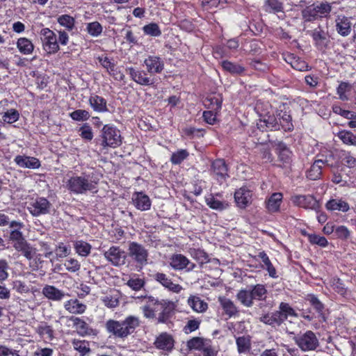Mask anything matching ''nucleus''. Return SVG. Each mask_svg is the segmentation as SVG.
Returning <instances> with one entry per match:
<instances>
[{
    "mask_svg": "<svg viewBox=\"0 0 356 356\" xmlns=\"http://www.w3.org/2000/svg\"><path fill=\"white\" fill-rule=\"evenodd\" d=\"M211 172L220 182L225 181L229 177L228 168L223 159H216L212 163Z\"/></svg>",
    "mask_w": 356,
    "mask_h": 356,
    "instance_id": "nucleus-19",
    "label": "nucleus"
},
{
    "mask_svg": "<svg viewBox=\"0 0 356 356\" xmlns=\"http://www.w3.org/2000/svg\"><path fill=\"white\" fill-rule=\"evenodd\" d=\"M257 127L261 131L280 129V124L277 117L273 115H266L259 118L257 122Z\"/></svg>",
    "mask_w": 356,
    "mask_h": 356,
    "instance_id": "nucleus-14",
    "label": "nucleus"
},
{
    "mask_svg": "<svg viewBox=\"0 0 356 356\" xmlns=\"http://www.w3.org/2000/svg\"><path fill=\"white\" fill-rule=\"evenodd\" d=\"M336 31L341 36H348L351 32V22L346 16H338L336 19Z\"/></svg>",
    "mask_w": 356,
    "mask_h": 356,
    "instance_id": "nucleus-24",
    "label": "nucleus"
},
{
    "mask_svg": "<svg viewBox=\"0 0 356 356\" xmlns=\"http://www.w3.org/2000/svg\"><path fill=\"white\" fill-rule=\"evenodd\" d=\"M152 277L154 280L172 292L178 293L183 289L180 284L174 283L165 273L157 272Z\"/></svg>",
    "mask_w": 356,
    "mask_h": 356,
    "instance_id": "nucleus-17",
    "label": "nucleus"
},
{
    "mask_svg": "<svg viewBox=\"0 0 356 356\" xmlns=\"http://www.w3.org/2000/svg\"><path fill=\"white\" fill-rule=\"evenodd\" d=\"M131 79L141 86H151L154 84V79L147 75V71L136 70L132 67L126 69Z\"/></svg>",
    "mask_w": 356,
    "mask_h": 356,
    "instance_id": "nucleus-13",
    "label": "nucleus"
},
{
    "mask_svg": "<svg viewBox=\"0 0 356 356\" xmlns=\"http://www.w3.org/2000/svg\"><path fill=\"white\" fill-rule=\"evenodd\" d=\"M208 341L201 337H193L187 341V347L190 350H202Z\"/></svg>",
    "mask_w": 356,
    "mask_h": 356,
    "instance_id": "nucleus-50",
    "label": "nucleus"
},
{
    "mask_svg": "<svg viewBox=\"0 0 356 356\" xmlns=\"http://www.w3.org/2000/svg\"><path fill=\"white\" fill-rule=\"evenodd\" d=\"M128 256L140 268L147 264L148 250L144 245L136 241H129L128 244Z\"/></svg>",
    "mask_w": 356,
    "mask_h": 356,
    "instance_id": "nucleus-7",
    "label": "nucleus"
},
{
    "mask_svg": "<svg viewBox=\"0 0 356 356\" xmlns=\"http://www.w3.org/2000/svg\"><path fill=\"white\" fill-rule=\"evenodd\" d=\"M267 293L268 291L265 285L257 284L249 286L247 289H241L236 297L242 305L251 307L254 305V300H265Z\"/></svg>",
    "mask_w": 356,
    "mask_h": 356,
    "instance_id": "nucleus-4",
    "label": "nucleus"
},
{
    "mask_svg": "<svg viewBox=\"0 0 356 356\" xmlns=\"http://www.w3.org/2000/svg\"><path fill=\"white\" fill-rule=\"evenodd\" d=\"M257 149L259 151L261 157L264 162L273 161V157L267 145L261 144L257 147Z\"/></svg>",
    "mask_w": 356,
    "mask_h": 356,
    "instance_id": "nucleus-56",
    "label": "nucleus"
},
{
    "mask_svg": "<svg viewBox=\"0 0 356 356\" xmlns=\"http://www.w3.org/2000/svg\"><path fill=\"white\" fill-rule=\"evenodd\" d=\"M80 136L86 140H91L93 138V132L88 124H84L79 129Z\"/></svg>",
    "mask_w": 356,
    "mask_h": 356,
    "instance_id": "nucleus-62",
    "label": "nucleus"
},
{
    "mask_svg": "<svg viewBox=\"0 0 356 356\" xmlns=\"http://www.w3.org/2000/svg\"><path fill=\"white\" fill-rule=\"evenodd\" d=\"M188 304L195 312L203 313L208 308V304L197 296H191L188 299Z\"/></svg>",
    "mask_w": 356,
    "mask_h": 356,
    "instance_id": "nucleus-31",
    "label": "nucleus"
},
{
    "mask_svg": "<svg viewBox=\"0 0 356 356\" xmlns=\"http://www.w3.org/2000/svg\"><path fill=\"white\" fill-rule=\"evenodd\" d=\"M264 10L268 13H280L283 10L282 3L278 0H266L264 2Z\"/></svg>",
    "mask_w": 356,
    "mask_h": 356,
    "instance_id": "nucleus-44",
    "label": "nucleus"
},
{
    "mask_svg": "<svg viewBox=\"0 0 356 356\" xmlns=\"http://www.w3.org/2000/svg\"><path fill=\"white\" fill-rule=\"evenodd\" d=\"M102 143L104 147L115 148L122 144L120 131L113 125L105 124L101 131Z\"/></svg>",
    "mask_w": 356,
    "mask_h": 356,
    "instance_id": "nucleus-6",
    "label": "nucleus"
},
{
    "mask_svg": "<svg viewBox=\"0 0 356 356\" xmlns=\"http://www.w3.org/2000/svg\"><path fill=\"white\" fill-rule=\"evenodd\" d=\"M71 118L75 121H85L90 118V113L86 110L78 109L70 113Z\"/></svg>",
    "mask_w": 356,
    "mask_h": 356,
    "instance_id": "nucleus-58",
    "label": "nucleus"
},
{
    "mask_svg": "<svg viewBox=\"0 0 356 356\" xmlns=\"http://www.w3.org/2000/svg\"><path fill=\"white\" fill-rule=\"evenodd\" d=\"M86 31L92 37L99 36L103 31V27L98 22H92L86 24Z\"/></svg>",
    "mask_w": 356,
    "mask_h": 356,
    "instance_id": "nucleus-52",
    "label": "nucleus"
},
{
    "mask_svg": "<svg viewBox=\"0 0 356 356\" xmlns=\"http://www.w3.org/2000/svg\"><path fill=\"white\" fill-rule=\"evenodd\" d=\"M170 266L175 270H184L186 273L194 270L196 264L191 261L182 254H173L170 257Z\"/></svg>",
    "mask_w": 356,
    "mask_h": 356,
    "instance_id": "nucleus-10",
    "label": "nucleus"
},
{
    "mask_svg": "<svg viewBox=\"0 0 356 356\" xmlns=\"http://www.w3.org/2000/svg\"><path fill=\"white\" fill-rule=\"evenodd\" d=\"M13 289L19 293H27L30 291L29 286L18 280L13 282Z\"/></svg>",
    "mask_w": 356,
    "mask_h": 356,
    "instance_id": "nucleus-61",
    "label": "nucleus"
},
{
    "mask_svg": "<svg viewBox=\"0 0 356 356\" xmlns=\"http://www.w3.org/2000/svg\"><path fill=\"white\" fill-rule=\"evenodd\" d=\"M140 325L138 316L129 315L123 321L108 320L105 323L106 332L115 338L124 339L132 334Z\"/></svg>",
    "mask_w": 356,
    "mask_h": 356,
    "instance_id": "nucleus-3",
    "label": "nucleus"
},
{
    "mask_svg": "<svg viewBox=\"0 0 356 356\" xmlns=\"http://www.w3.org/2000/svg\"><path fill=\"white\" fill-rule=\"evenodd\" d=\"M188 156L189 153L186 149H179L172 154L170 161L175 165H178L186 159Z\"/></svg>",
    "mask_w": 356,
    "mask_h": 356,
    "instance_id": "nucleus-54",
    "label": "nucleus"
},
{
    "mask_svg": "<svg viewBox=\"0 0 356 356\" xmlns=\"http://www.w3.org/2000/svg\"><path fill=\"white\" fill-rule=\"evenodd\" d=\"M76 253L82 257H86L90 253L91 245L83 241H78L74 244Z\"/></svg>",
    "mask_w": 356,
    "mask_h": 356,
    "instance_id": "nucleus-49",
    "label": "nucleus"
},
{
    "mask_svg": "<svg viewBox=\"0 0 356 356\" xmlns=\"http://www.w3.org/2000/svg\"><path fill=\"white\" fill-rule=\"evenodd\" d=\"M291 200L293 203L298 206L300 207H302L305 209H311V201H312V197L311 196H306V195H296L292 197Z\"/></svg>",
    "mask_w": 356,
    "mask_h": 356,
    "instance_id": "nucleus-47",
    "label": "nucleus"
},
{
    "mask_svg": "<svg viewBox=\"0 0 356 356\" xmlns=\"http://www.w3.org/2000/svg\"><path fill=\"white\" fill-rule=\"evenodd\" d=\"M325 208L330 211H341L346 213L350 210L349 204L342 198H333L325 204Z\"/></svg>",
    "mask_w": 356,
    "mask_h": 356,
    "instance_id": "nucleus-22",
    "label": "nucleus"
},
{
    "mask_svg": "<svg viewBox=\"0 0 356 356\" xmlns=\"http://www.w3.org/2000/svg\"><path fill=\"white\" fill-rule=\"evenodd\" d=\"M276 117L279 120L280 129L282 128L284 131H290L293 129L291 117L286 112L277 111Z\"/></svg>",
    "mask_w": 356,
    "mask_h": 356,
    "instance_id": "nucleus-34",
    "label": "nucleus"
},
{
    "mask_svg": "<svg viewBox=\"0 0 356 356\" xmlns=\"http://www.w3.org/2000/svg\"><path fill=\"white\" fill-rule=\"evenodd\" d=\"M57 22L67 31H72L74 28L75 19L69 15L65 14L60 15L57 19Z\"/></svg>",
    "mask_w": 356,
    "mask_h": 356,
    "instance_id": "nucleus-46",
    "label": "nucleus"
},
{
    "mask_svg": "<svg viewBox=\"0 0 356 356\" xmlns=\"http://www.w3.org/2000/svg\"><path fill=\"white\" fill-rule=\"evenodd\" d=\"M313 310H315V313L313 312V327L318 330L316 332H313V350H321L324 347L326 348L332 340L329 332L325 329L329 312L314 295Z\"/></svg>",
    "mask_w": 356,
    "mask_h": 356,
    "instance_id": "nucleus-2",
    "label": "nucleus"
},
{
    "mask_svg": "<svg viewBox=\"0 0 356 356\" xmlns=\"http://www.w3.org/2000/svg\"><path fill=\"white\" fill-rule=\"evenodd\" d=\"M259 320L260 322L272 327L280 326L282 323V316L277 312L262 314Z\"/></svg>",
    "mask_w": 356,
    "mask_h": 356,
    "instance_id": "nucleus-30",
    "label": "nucleus"
},
{
    "mask_svg": "<svg viewBox=\"0 0 356 356\" xmlns=\"http://www.w3.org/2000/svg\"><path fill=\"white\" fill-rule=\"evenodd\" d=\"M105 306L113 309L119 305V299L116 296H106L102 298Z\"/></svg>",
    "mask_w": 356,
    "mask_h": 356,
    "instance_id": "nucleus-63",
    "label": "nucleus"
},
{
    "mask_svg": "<svg viewBox=\"0 0 356 356\" xmlns=\"http://www.w3.org/2000/svg\"><path fill=\"white\" fill-rule=\"evenodd\" d=\"M144 64L147 67L148 73L159 74L164 69V63L163 60L156 56H149L145 60Z\"/></svg>",
    "mask_w": 356,
    "mask_h": 356,
    "instance_id": "nucleus-20",
    "label": "nucleus"
},
{
    "mask_svg": "<svg viewBox=\"0 0 356 356\" xmlns=\"http://www.w3.org/2000/svg\"><path fill=\"white\" fill-rule=\"evenodd\" d=\"M40 38L44 49L48 54H55L59 50V45L55 33L48 28L42 29Z\"/></svg>",
    "mask_w": 356,
    "mask_h": 356,
    "instance_id": "nucleus-9",
    "label": "nucleus"
},
{
    "mask_svg": "<svg viewBox=\"0 0 356 356\" xmlns=\"http://www.w3.org/2000/svg\"><path fill=\"white\" fill-rule=\"evenodd\" d=\"M237 350L239 353H248L251 348V341L249 337H239L236 339Z\"/></svg>",
    "mask_w": 356,
    "mask_h": 356,
    "instance_id": "nucleus-42",
    "label": "nucleus"
},
{
    "mask_svg": "<svg viewBox=\"0 0 356 356\" xmlns=\"http://www.w3.org/2000/svg\"><path fill=\"white\" fill-rule=\"evenodd\" d=\"M282 200V194L274 193L266 202V208L269 212L273 213L279 210Z\"/></svg>",
    "mask_w": 356,
    "mask_h": 356,
    "instance_id": "nucleus-36",
    "label": "nucleus"
},
{
    "mask_svg": "<svg viewBox=\"0 0 356 356\" xmlns=\"http://www.w3.org/2000/svg\"><path fill=\"white\" fill-rule=\"evenodd\" d=\"M207 204L212 209L222 211L226 209L227 204L225 202L216 199L213 195H210L205 198Z\"/></svg>",
    "mask_w": 356,
    "mask_h": 356,
    "instance_id": "nucleus-48",
    "label": "nucleus"
},
{
    "mask_svg": "<svg viewBox=\"0 0 356 356\" xmlns=\"http://www.w3.org/2000/svg\"><path fill=\"white\" fill-rule=\"evenodd\" d=\"M190 252L191 257L198 262L200 267H202L203 264L209 263L210 261L208 254L203 250L193 249Z\"/></svg>",
    "mask_w": 356,
    "mask_h": 356,
    "instance_id": "nucleus-41",
    "label": "nucleus"
},
{
    "mask_svg": "<svg viewBox=\"0 0 356 356\" xmlns=\"http://www.w3.org/2000/svg\"><path fill=\"white\" fill-rule=\"evenodd\" d=\"M352 89V85L346 81H341L339 86L337 88V94L339 95V99L341 101H348L349 99L346 92H348Z\"/></svg>",
    "mask_w": 356,
    "mask_h": 356,
    "instance_id": "nucleus-45",
    "label": "nucleus"
},
{
    "mask_svg": "<svg viewBox=\"0 0 356 356\" xmlns=\"http://www.w3.org/2000/svg\"><path fill=\"white\" fill-rule=\"evenodd\" d=\"M132 201L134 206L140 211H147L151 207L149 197L142 192H137L133 195Z\"/></svg>",
    "mask_w": 356,
    "mask_h": 356,
    "instance_id": "nucleus-23",
    "label": "nucleus"
},
{
    "mask_svg": "<svg viewBox=\"0 0 356 356\" xmlns=\"http://www.w3.org/2000/svg\"><path fill=\"white\" fill-rule=\"evenodd\" d=\"M17 47L19 51L25 55L31 54L34 49L32 42L26 38H19L17 42Z\"/></svg>",
    "mask_w": 356,
    "mask_h": 356,
    "instance_id": "nucleus-39",
    "label": "nucleus"
},
{
    "mask_svg": "<svg viewBox=\"0 0 356 356\" xmlns=\"http://www.w3.org/2000/svg\"><path fill=\"white\" fill-rule=\"evenodd\" d=\"M251 196L250 191L245 188H241L234 193L235 202L238 207L245 208L250 203Z\"/></svg>",
    "mask_w": 356,
    "mask_h": 356,
    "instance_id": "nucleus-25",
    "label": "nucleus"
},
{
    "mask_svg": "<svg viewBox=\"0 0 356 356\" xmlns=\"http://www.w3.org/2000/svg\"><path fill=\"white\" fill-rule=\"evenodd\" d=\"M65 309L73 314H81L85 312L86 305L77 299H71L65 303Z\"/></svg>",
    "mask_w": 356,
    "mask_h": 356,
    "instance_id": "nucleus-33",
    "label": "nucleus"
},
{
    "mask_svg": "<svg viewBox=\"0 0 356 356\" xmlns=\"http://www.w3.org/2000/svg\"><path fill=\"white\" fill-rule=\"evenodd\" d=\"M88 102L95 112L105 113L108 111L106 100L101 96L92 95L89 97Z\"/></svg>",
    "mask_w": 356,
    "mask_h": 356,
    "instance_id": "nucleus-28",
    "label": "nucleus"
},
{
    "mask_svg": "<svg viewBox=\"0 0 356 356\" xmlns=\"http://www.w3.org/2000/svg\"><path fill=\"white\" fill-rule=\"evenodd\" d=\"M51 203L44 197L36 198L29 207L30 213L33 216H39L49 213Z\"/></svg>",
    "mask_w": 356,
    "mask_h": 356,
    "instance_id": "nucleus-12",
    "label": "nucleus"
},
{
    "mask_svg": "<svg viewBox=\"0 0 356 356\" xmlns=\"http://www.w3.org/2000/svg\"><path fill=\"white\" fill-rule=\"evenodd\" d=\"M70 320L73 322V327L76 329L77 334L81 337L97 335V331L89 326L82 318L71 316Z\"/></svg>",
    "mask_w": 356,
    "mask_h": 356,
    "instance_id": "nucleus-16",
    "label": "nucleus"
},
{
    "mask_svg": "<svg viewBox=\"0 0 356 356\" xmlns=\"http://www.w3.org/2000/svg\"><path fill=\"white\" fill-rule=\"evenodd\" d=\"M104 258L114 266L125 264L127 255L119 246H111L103 253Z\"/></svg>",
    "mask_w": 356,
    "mask_h": 356,
    "instance_id": "nucleus-11",
    "label": "nucleus"
},
{
    "mask_svg": "<svg viewBox=\"0 0 356 356\" xmlns=\"http://www.w3.org/2000/svg\"><path fill=\"white\" fill-rule=\"evenodd\" d=\"M42 293L44 297L53 301H60L65 296L64 291L52 285H45Z\"/></svg>",
    "mask_w": 356,
    "mask_h": 356,
    "instance_id": "nucleus-26",
    "label": "nucleus"
},
{
    "mask_svg": "<svg viewBox=\"0 0 356 356\" xmlns=\"http://www.w3.org/2000/svg\"><path fill=\"white\" fill-rule=\"evenodd\" d=\"M276 312L282 316V323L287 319L288 316H296L294 309L286 302H281L279 311Z\"/></svg>",
    "mask_w": 356,
    "mask_h": 356,
    "instance_id": "nucleus-43",
    "label": "nucleus"
},
{
    "mask_svg": "<svg viewBox=\"0 0 356 356\" xmlns=\"http://www.w3.org/2000/svg\"><path fill=\"white\" fill-rule=\"evenodd\" d=\"M97 182L89 179L88 176H74L66 182V188L74 194H84L87 191L97 192Z\"/></svg>",
    "mask_w": 356,
    "mask_h": 356,
    "instance_id": "nucleus-5",
    "label": "nucleus"
},
{
    "mask_svg": "<svg viewBox=\"0 0 356 356\" xmlns=\"http://www.w3.org/2000/svg\"><path fill=\"white\" fill-rule=\"evenodd\" d=\"M313 40L318 50H325L330 42L327 31L321 29L320 27L315 29L313 31Z\"/></svg>",
    "mask_w": 356,
    "mask_h": 356,
    "instance_id": "nucleus-21",
    "label": "nucleus"
},
{
    "mask_svg": "<svg viewBox=\"0 0 356 356\" xmlns=\"http://www.w3.org/2000/svg\"><path fill=\"white\" fill-rule=\"evenodd\" d=\"M334 156L331 151L324 148L320 151L316 156V159L313 161V180L320 179L322 174L323 166L332 165V161Z\"/></svg>",
    "mask_w": 356,
    "mask_h": 356,
    "instance_id": "nucleus-8",
    "label": "nucleus"
},
{
    "mask_svg": "<svg viewBox=\"0 0 356 356\" xmlns=\"http://www.w3.org/2000/svg\"><path fill=\"white\" fill-rule=\"evenodd\" d=\"M218 301L225 314L229 317L234 316L238 312L237 307L230 299L225 297H219Z\"/></svg>",
    "mask_w": 356,
    "mask_h": 356,
    "instance_id": "nucleus-32",
    "label": "nucleus"
},
{
    "mask_svg": "<svg viewBox=\"0 0 356 356\" xmlns=\"http://www.w3.org/2000/svg\"><path fill=\"white\" fill-rule=\"evenodd\" d=\"M72 345L74 348L81 353V356H85L90 352L88 343L86 341L74 339L72 341Z\"/></svg>",
    "mask_w": 356,
    "mask_h": 356,
    "instance_id": "nucleus-53",
    "label": "nucleus"
},
{
    "mask_svg": "<svg viewBox=\"0 0 356 356\" xmlns=\"http://www.w3.org/2000/svg\"><path fill=\"white\" fill-rule=\"evenodd\" d=\"M143 31L145 35L152 37H159L161 35V30L159 25L154 22L145 25L143 27Z\"/></svg>",
    "mask_w": 356,
    "mask_h": 356,
    "instance_id": "nucleus-51",
    "label": "nucleus"
},
{
    "mask_svg": "<svg viewBox=\"0 0 356 356\" xmlns=\"http://www.w3.org/2000/svg\"><path fill=\"white\" fill-rule=\"evenodd\" d=\"M14 161L17 166L22 168L38 169L41 166L40 160L33 156L17 155Z\"/></svg>",
    "mask_w": 356,
    "mask_h": 356,
    "instance_id": "nucleus-18",
    "label": "nucleus"
},
{
    "mask_svg": "<svg viewBox=\"0 0 356 356\" xmlns=\"http://www.w3.org/2000/svg\"><path fill=\"white\" fill-rule=\"evenodd\" d=\"M296 342L303 351L312 350V331L296 338Z\"/></svg>",
    "mask_w": 356,
    "mask_h": 356,
    "instance_id": "nucleus-37",
    "label": "nucleus"
},
{
    "mask_svg": "<svg viewBox=\"0 0 356 356\" xmlns=\"http://www.w3.org/2000/svg\"><path fill=\"white\" fill-rule=\"evenodd\" d=\"M64 266L68 271L75 273L79 270L81 264L76 259L69 258L65 261Z\"/></svg>",
    "mask_w": 356,
    "mask_h": 356,
    "instance_id": "nucleus-59",
    "label": "nucleus"
},
{
    "mask_svg": "<svg viewBox=\"0 0 356 356\" xmlns=\"http://www.w3.org/2000/svg\"><path fill=\"white\" fill-rule=\"evenodd\" d=\"M332 10L331 5L327 1L321 2L319 4L313 3V21L317 18H327Z\"/></svg>",
    "mask_w": 356,
    "mask_h": 356,
    "instance_id": "nucleus-27",
    "label": "nucleus"
},
{
    "mask_svg": "<svg viewBox=\"0 0 356 356\" xmlns=\"http://www.w3.org/2000/svg\"><path fill=\"white\" fill-rule=\"evenodd\" d=\"M13 248L22 254L29 260L33 258L35 251L26 239L18 241L13 244Z\"/></svg>",
    "mask_w": 356,
    "mask_h": 356,
    "instance_id": "nucleus-29",
    "label": "nucleus"
},
{
    "mask_svg": "<svg viewBox=\"0 0 356 356\" xmlns=\"http://www.w3.org/2000/svg\"><path fill=\"white\" fill-rule=\"evenodd\" d=\"M36 332L41 337L47 336L49 339H52L54 337V330L51 326L44 323L36 327Z\"/></svg>",
    "mask_w": 356,
    "mask_h": 356,
    "instance_id": "nucleus-55",
    "label": "nucleus"
},
{
    "mask_svg": "<svg viewBox=\"0 0 356 356\" xmlns=\"http://www.w3.org/2000/svg\"><path fill=\"white\" fill-rule=\"evenodd\" d=\"M154 345L159 350L170 353L174 348L175 340L171 334L162 332L156 337Z\"/></svg>",
    "mask_w": 356,
    "mask_h": 356,
    "instance_id": "nucleus-15",
    "label": "nucleus"
},
{
    "mask_svg": "<svg viewBox=\"0 0 356 356\" xmlns=\"http://www.w3.org/2000/svg\"><path fill=\"white\" fill-rule=\"evenodd\" d=\"M337 137L343 144L356 147V134L346 129L341 130L337 134Z\"/></svg>",
    "mask_w": 356,
    "mask_h": 356,
    "instance_id": "nucleus-38",
    "label": "nucleus"
},
{
    "mask_svg": "<svg viewBox=\"0 0 356 356\" xmlns=\"http://www.w3.org/2000/svg\"><path fill=\"white\" fill-rule=\"evenodd\" d=\"M332 287L333 289L339 294H344L346 291V288L343 281L338 277H333L332 280Z\"/></svg>",
    "mask_w": 356,
    "mask_h": 356,
    "instance_id": "nucleus-60",
    "label": "nucleus"
},
{
    "mask_svg": "<svg viewBox=\"0 0 356 356\" xmlns=\"http://www.w3.org/2000/svg\"><path fill=\"white\" fill-rule=\"evenodd\" d=\"M19 112L13 108L8 110L2 116L3 120L8 124L17 122L19 120Z\"/></svg>",
    "mask_w": 356,
    "mask_h": 356,
    "instance_id": "nucleus-57",
    "label": "nucleus"
},
{
    "mask_svg": "<svg viewBox=\"0 0 356 356\" xmlns=\"http://www.w3.org/2000/svg\"><path fill=\"white\" fill-rule=\"evenodd\" d=\"M276 149L279 159L284 163H289L290 162L292 153L286 145L284 143L279 141L276 143Z\"/></svg>",
    "mask_w": 356,
    "mask_h": 356,
    "instance_id": "nucleus-35",
    "label": "nucleus"
},
{
    "mask_svg": "<svg viewBox=\"0 0 356 356\" xmlns=\"http://www.w3.org/2000/svg\"><path fill=\"white\" fill-rule=\"evenodd\" d=\"M221 65L224 70L232 74H241L245 71V67L242 65L229 60H223Z\"/></svg>",
    "mask_w": 356,
    "mask_h": 356,
    "instance_id": "nucleus-40",
    "label": "nucleus"
},
{
    "mask_svg": "<svg viewBox=\"0 0 356 356\" xmlns=\"http://www.w3.org/2000/svg\"><path fill=\"white\" fill-rule=\"evenodd\" d=\"M127 284L133 290L138 291L144 286L145 281L139 277H131L127 281Z\"/></svg>",
    "mask_w": 356,
    "mask_h": 356,
    "instance_id": "nucleus-64",
    "label": "nucleus"
},
{
    "mask_svg": "<svg viewBox=\"0 0 356 356\" xmlns=\"http://www.w3.org/2000/svg\"><path fill=\"white\" fill-rule=\"evenodd\" d=\"M144 305L140 307L145 318H156L157 323L168 324L175 314V304L168 300H161L153 296L143 297Z\"/></svg>",
    "mask_w": 356,
    "mask_h": 356,
    "instance_id": "nucleus-1",
    "label": "nucleus"
}]
</instances>
